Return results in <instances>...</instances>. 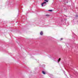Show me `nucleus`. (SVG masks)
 Masks as SVG:
<instances>
[{
    "mask_svg": "<svg viewBox=\"0 0 78 78\" xmlns=\"http://www.w3.org/2000/svg\"><path fill=\"white\" fill-rule=\"evenodd\" d=\"M46 2H44L41 4V6H45L46 5Z\"/></svg>",
    "mask_w": 78,
    "mask_h": 78,
    "instance_id": "f257e3e1",
    "label": "nucleus"
},
{
    "mask_svg": "<svg viewBox=\"0 0 78 78\" xmlns=\"http://www.w3.org/2000/svg\"><path fill=\"white\" fill-rule=\"evenodd\" d=\"M40 34L41 35H43V32H42V31H41L40 33Z\"/></svg>",
    "mask_w": 78,
    "mask_h": 78,
    "instance_id": "f03ea898",
    "label": "nucleus"
},
{
    "mask_svg": "<svg viewBox=\"0 0 78 78\" xmlns=\"http://www.w3.org/2000/svg\"><path fill=\"white\" fill-rule=\"evenodd\" d=\"M42 73H43V74H44V75H45V73L44 71H42Z\"/></svg>",
    "mask_w": 78,
    "mask_h": 78,
    "instance_id": "7ed1b4c3",
    "label": "nucleus"
},
{
    "mask_svg": "<svg viewBox=\"0 0 78 78\" xmlns=\"http://www.w3.org/2000/svg\"><path fill=\"white\" fill-rule=\"evenodd\" d=\"M44 1L47 2H48V0H44Z\"/></svg>",
    "mask_w": 78,
    "mask_h": 78,
    "instance_id": "20e7f679",
    "label": "nucleus"
},
{
    "mask_svg": "<svg viewBox=\"0 0 78 78\" xmlns=\"http://www.w3.org/2000/svg\"><path fill=\"white\" fill-rule=\"evenodd\" d=\"M60 60H61V58H59L58 60V62H59Z\"/></svg>",
    "mask_w": 78,
    "mask_h": 78,
    "instance_id": "39448f33",
    "label": "nucleus"
},
{
    "mask_svg": "<svg viewBox=\"0 0 78 78\" xmlns=\"http://www.w3.org/2000/svg\"><path fill=\"white\" fill-rule=\"evenodd\" d=\"M48 11H50V12H51V11H52V10H49Z\"/></svg>",
    "mask_w": 78,
    "mask_h": 78,
    "instance_id": "423d86ee",
    "label": "nucleus"
},
{
    "mask_svg": "<svg viewBox=\"0 0 78 78\" xmlns=\"http://www.w3.org/2000/svg\"><path fill=\"white\" fill-rule=\"evenodd\" d=\"M62 38H61V40H62Z\"/></svg>",
    "mask_w": 78,
    "mask_h": 78,
    "instance_id": "0eeeda50",
    "label": "nucleus"
},
{
    "mask_svg": "<svg viewBox=\"0 0 78 78\" xmlns=\"http://www.w3.org/2000/svg\"><path fill=\"white\" fill-rule=\"evenodd\" d=\"M77 16V17H78V16Z\"/></svg>",
    "mask_w": 78,
    "mask_h": 78,
    "instance_id": "6e6552de",
    "label": "nucleus"
},
{
    "mask_svg": "<svg viewBox=\"0 0 78 78\" xmlns=\"http://www.w3.org/2000/svg\"><path fill=\"white\" fill-rule=\"evenodd\" d=\"M46 16H47V15H46Z\"/></svg>",
    "mask_w": 78,
    "mask_h": 78,
    "instance_id": "1a4fd4ad",
    "label": "nucleus"
}]
</instances>
